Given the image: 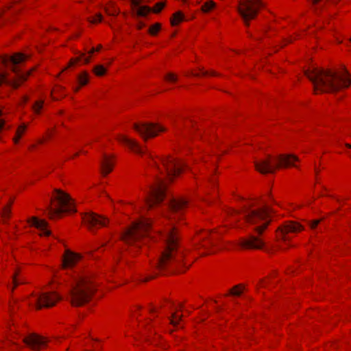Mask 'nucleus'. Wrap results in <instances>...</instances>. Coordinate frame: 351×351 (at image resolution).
<instances>
[{"instance_id": "5701e85b", "label": "nucleus", "mask_w": 351, "mask_h": 351, "mask_svg": "<svg viewBox=\"0 0 351 351\" xmlns=\"http://www.w3.org/2000/svg\"><path fill=\"white\" fill-rule=\"evenodd\" d=\"M101 172L104 176H106L112 170L113 163L110 158L105 155L101 162Z\"/></svg>"}, {"instance_id": "423d86ee", "label": "nucleus", "mask_w": 351, "mask_h": 351, "mask_svg": "<svg viewBox=\"0 0 351 351\" xmlns=\"http://www.w3.org/2000/svg\"><path fill=\"white\" fill-rule=\"evenodd\" d=\"M298 160V158L293 154L267 155L260 161H256L254 165L261 173H274L280 167H295L294 162Z\"/></svg>"}, {"instance_id": "72a5a7b5", "label": "nucleus", "mask_w": 351, "mask_h": 351, "mask_svg": "<svg viewBox=\"0 0 351 351\" xmlns=\"http://www.w3.org/2000/svg\"><path fill=\"white\" fill-rule=\"evenodd\" d=\"M1 215H2V217L3 218V219H8L10 216V206H5L3 210H2V212H1Z\"/></svg>"}, {"instance_id": "49530a36", "label": "nucleus", "mask_w": 351, "mask_h": 351, "mask_svg": "<svg viewBox=\"0 0 351 351\" xmlns=\"http://www.w3.org/2000/svg\"><path fill=\"white\" fill-rule=\"evenodd\" d=\"M27 99H27V97H24V101H25V102H26V101H27Z\"/></svg>"}, {"instance_id": "7c9ffc66", "label": "nucleus", "mask_w": 351, "mask_h": 351, "mask_svg": "<svg viewBox=\"0 0 351 351\" xmlns=\"http://www.w3.org/2000/svg\"><path fill=\"white\" fill-rule=\"evenodd\" d=\"M94 73L98 76H102L106 73V69L103 65H97L93 69Z\"/></svg>"}, {"instance_id": "58836bf2", "label": "nucleus", "mask_w": 351, "mask_h": 351, "mask_svg": "<svg viewBox=\"0 0 351 351\" xmlns=\"http://www.w3.org/2000/svg\"><path fill=\"white\" fill-rule=\"evenodd\" d=\"M319 221H320L319 220H315L311 222H309L311 228H312V229L315 228L316 226L319 224Z\"/></svg>"}, {"instance_id": "79ce46f5", "label": "nucleus", "mask_w": 351, "mask_h": 351, "mask_svg": "<svg viewBox=\"0 0 351 351\" xmlns=\"http://www.w3.org/2000/svg\"><path fill=\"white\" fill-rule=\"evenodd\" d=\"M106 12L110 15H115L117 14V12L114 11V12H110L108 10H106Z\"/></svg>"}, {"instance_id": "6e6552de", "label": "nucleus", "mask_w": 351, "mask_h": 351, "mask_svg": "<svg viewBox=\"0 0 351 351\" xmlns=\"http://www.w3.org/2000/svg\"><path fill=\"white\" fill-rule=\"evenodd\" d=\"M28 58L27 56L19 53L10 57L4 56L1 58V62L4 64L11 63L12 64V71L16 73V78L14 80H8L5 74H0V84L6 83L14 88H17L20 86V82L27 80V77L31 74L32 71L27 73H21L17 68L16 65L25 61Z\"/></svg>"}, {"instance_id": "f8f14e48", "label": "nucleus", "mask_w": 351, "mask_h": 351, "mask_svg": "<svg viewBox=\"0 0 351 351\" xmlns=\"http://www.w3.org/2000/svg\"><path fill=\"white\" fill-rule=\"evenodd\" d=\"M62 299L61 296L56 292H45L38 295H34L29 300V303L37 309L49 308L54 306L56 302Z\"/></svg>"}, {"instance_id": "cd10ccee", "label": "nucleus", "mask_w": 351, "mask_h": 351, "mask_svg": "<svg viewBox=\"0 0 351 351\" xmlns=\"http://www.w3.org/2000/svg\"><path fill=\"white\" fill-rule=\"evenodd\" d=\"M82 60L85 64H88L90 62V57L85 56V54L81 53L80 56L75 60H71L69 62V66L73 65L78 60Z\"/></svg>"}, {"instance_id": "de8ad7c7", "label": "nucleus", "mask_w": 351, "mask_h": 351, "mask_svg": "<svg viewBox=\"0 0 351 351\" xmlns=\"http://www.w3.org/2000/svg\"><path fill=\"white\" fill-rule=\"evenodd\" d=\"M211 75H216V73H215V72H212V73H211Z\"/></svg>"}, {"instance_id": "20e7f679", "label": "nucleus", "mask_w": 351, "mask_h": 351, "mask_svg": "<svg viewBox=\"0 0 351 351\" xmlns=\"http://www.w3.org/2000/svg\"><path fill=\"white\" fill-rule=\"evenodd\" d=\"M95 290L93 282L87 276L77 274L73 277L69 299L72 305L80 306L90 300Z\"/></svg>"}, {"instance_id": "9d476101", "label": "nucleus", "mask_w": 351, "mask_h": 351, "mask_svg": "<svg viewBox=\"0 0 351 351\" xmlns=\"http://www.w3.org/2000/svg\"><path fill=\"white\" fill-rule=\"evenodd\" d=\"M263 7L264 3L261 0H241L237 10L245 24L248 26L250 21L256 17L259 9Z\"/></svg>"}, {"instance_id": "c85d7f7f", "label": "nucleus", "mask_w": 351, "mask_h": 351, "mask_svg": "<svg viewBox=\"0 0 351 351\" xmlns=\"http://www.w3.org/2000/svg\"><path fill=\"white\" fill-rule=\"evenodd\" d=\"M44 106V101L43 100H38L36 101L34 105L32 106V109L36 114H40V110L43 108Z\"/></svg>"}, {"instance_id": "1a4fd4ad", "label": "nucleus", "mask_w": 351, "mask_h": 351, "mask_svg": "<svg viewBox=\"0 0 351 351\" xmlns=\"http://www.w3.org/2000/svg\"><path fill=\"white\" fill-rule=\"evenodd\" d=\"M165 196V183L164 180L157 176L154 184L149 186L145 202L148 208L161 202Z\"/></svg>"}, {"instance_id": "dca6fc26", "label": "nucleus", "mask_w": 351, "mask_h": 351, "mask_svg": "<svg viewBox=\"0 0 351 351\" xmlns=\"http://www.w3.org/2000/svg\"><path fill=\"white\" fill-rule=\"evenodd\" d=\"M302 229V226L299 223L289 221L286 223L283 226L278 228V237L285 241L289 239L287 236V234L297 232Z\"/></svg>"}, {"instance_id": "bb28decb", "label": "nucleus", "mask_w": 351, "mask_h": 351, "mask_svg": "<svg viewBox=\"0 0 351 351\" xmlns=\"http://www.w3.org/2000/svg\"><path fill=\"white\" fill-rule=\"evenodd\" d=\"M184 19V16L180 12H176L171 20V25H176L178 23L181 22Z\"/></svg>"}, {"instance_id": "f257e3e1", "label": "nucleus", "mask_w": 351, "mask_h": 351, "mask_svg": "<svg viewBox=\"0 0 351 351\" xmlns=\"http://www.w3.org/2000/svg\"><path fill=\"white\" fill-rule=\"evenodd\" d=\"M305 75L313 83L315 92L336 93L351 84L347 71L341 73L330 69L313 68L306 71Z\"/></svg>"}, {"instance_id": "0eeeda50", "label": "nucleus", "mask_w": 351, "mask_h": 351, "mask_svg": "<svg viewBox=\"0 0 351 351\" xmlns=\"http://www.w3.org/2000/svg\"><path fill=\"white\" fill-rule=\"evenodd\" d=\"M72 199L69 194L60 189H55L51 199V204L46 212L51 219L60 217L64 213L75 212Z\"/></svg>"}, {"instance_id": "09e8293b", "label": "nucleus", "mask_w": 351, "mask_h": 351, "mask_svg": "<svg viewBox=\"0 0 351 351\" xmlns=\"http://www.w3.org/2000/svg\"><path fill=\"white\" fill-rule=\"evenodd\" d=\"M15 3H18L19 0H14Z\"/></svg>"}, {"instance_id": "473e14b6", "label": "nucleus", "mask_w": 351, "mask_h": 351, "mask_svg": "<svg viewBox=\"0 0 351 351\" xmlns=\"http://www.w3.org/2000/svg\"><path fill=\"white\" fill-rule=\"evenodd\" d=\"M241 286V285L234 286L232 289L230 290L229 294L237 296L240 295L242 293V291L239 290Z\"/></svg>"}, {"instance_id": "ea45409f", "label": "nucleus", "mask_w": 351, "mask_h": 351, "mask_svg": "<svg viewBox=\"0 0 351 351\" xmlns=\"http://www.w3.org/2000/svg\"><path fill=\"white\" fill-rule=\"evenodd\" d=\"M195 76H200V75H208V71H203V70H201L200 72L199 73H196V74H193Z\"/></svg>"}, {"instance_id": "ddd939ff", "label": "nucleus", "mask_w": 351, "mask_h": 351, "mask_svg": "<svg viewBox=\"0 0 351 351\" xmlns=\"http://www.w3.org/2000/svg\"><path fill=\"white\" fill-rule=\"evenodd\" d=\"M133 128L145 141L148 138L156 136L158 132L165 130L162 126L152 123H134Z\"/></svg>"}, {"instance_id": "f3484780", "label": "nucleus", "mask_w": 351, "mask_h": 351, "mask_svg": "<svg viewBox=\"0 0 351 351\" xmlns=\"http://www.w3.org/2000/svg\"><path fill=\"white\" fill-rule=\"evenodd\" d=\"M188 202L184 198L171 199L168 204V208L171 215H182L187 206Z\"/></svg>"}, {"instance_id": "2eb2a0df", "label": "nucleus", "mask_w": 351, "mask_h": 351, "mask_svg": "<svg viewBox=\"0 0 351 351\" xmlns=\"http://www.w3.org/2000/svg\"><path fill=\"white\" fill-rule=\"evenodd\" d=\"M142 0H130L133 11L138 16H146L151 11L158 13L165 7V3L163 1L158 2L153 10L148 6H141Z\"/></svg>"}, {"instance_id": "37998d69", "label": "nucleus", "mask_w": 351, "mask_h": 351, "mask_svg": "<svg viewBox=\"0 0 351 351\" xmlns=\"http://www.w3.org/2000/svg\"><path fill=\"white\" fill-rule=\"evenodd\" d=\"M149 311L151 313H154V312H155L156 310L154 307H152V308H150Z\"/></svg>"}, {"instance_id": "a18cd8bd", "label": "nucleus", "mask_w": 351, "mask_h": 351, "mask_svg": "<svg viewBox=\"0 0 351 351\" xmlns=\"http://www.w3.org/2000/svg\"><path fill=\"white\" fill-rule=\"evenodd\" d=\"M346 146L348 148H350L351 149V145L350 144H348V143H346Z\"/></svg>"}, {"instance_id": "a19ab883", "label": "nucleus", "mask_w": 351, "mask_h": 351, "mask_svg": "<svg viewBox=\"0 0 351 351\" xmlns=\"http://www.w3.org/2000/svg\"><path fill=\"white\" fill-rule=\"evenodd\" d=\"M101 45H99L97 47V49L92 48L91 50L88 52L90 55L93 54L95 51H99L100 49H101Z\"/></svg>"}, {"instance_id": "aec40b11", "label": "nucleus", "mask_w": 351, "mask_h": 351, "mask_svg": "<svg viewBox=\"0 0 351 351\" xmlns=\"http://www.w3.org/2000/svg\"><path fill=\"white\" fill-rule=\"evenodd\" d=\"M80 258V254L73 253L69 250H66L62 257V268L66 269L74 266Z\"/></svg>"}, {"instance_id": "2f4dec72", "label": "nucleus", "mask_w": 351, "mask_h": 351, "mask_svg": "<svg viewBox=\"0 0 351 351\" xmlns=\"http://www.w3.org/2000/svg\"><path fill=\"white\" fill-rule=\"evenodd\" d=\"M203 239L204 241H202L201 244V246L202 247L207 249L208 246L213 245V239L208 238V234H206V235H205V237Z\"/></svg>"}, {"instance_id": "4be33fe9", "label": "nucleus", "mask_w": 351, "mask_h": 351, "mask_svg": "<svg viewBox=\"0 0 351 351\" xmlns=\"http://www.w3.org/2000/svg\"><path fill=\"white\" fill-rule=\"evenodd\" d=\"M30 223L40 230L42 235L49 236L51 234V232L47 229L48 223L45 220L32 217Z\"/></svg>"}, {"instance_id": "7ed1b4c3", "label": "nucleus", "mask_w": 351, "mask_h": 351, "mask_svg": "<svg viewBox=\"0 0 351 351\" xmlns=\"http://www.w3.org/2000/svg\"><path fill=\"white\" fill-rule=\"evenodd\" d=\"M232 213L241 214L245 222L250 226H253L254 230L261 234L270 223V214L274 213V210L267 205L254 208L252 205L247 204L243 206L241 211L232 210Z\"/></svg>"}, {"instance_id": "393cba45", "label": "nucleus", "mask_w": 351, "mask_h": 351, "mask_svg": "<svg viewBox=\"0 0 351 351\" xmlns=\"http://www.w3.org/2000/svg\"><path fill=\"white\" fill-rule=\"evenodd\" d=\"M12 281H13V287L12 288V291H13L14 289L19 285L25 283V280L19 276V274L18 271H15L14 275L12 276Z\"/></svg>"}, {"instance_id": "c9c22d12", "label": "nucleus", "mask_w": 351, "mask_h": 351, "mask_svg": "<svg viewBox=\"0 0 351 351\" xmlns=\"http://www.w3.org/2000/svg\"><path fill=\"white\" fill-rule=\"evenodd\" d=\"M181 319V317L178 315L176 313H173L171 316V323L173 326H176L178 322Z\"/></svg>"}, {"instance_id": "39448f33", "label": "nucleus", "mask_w": 351, "mask_h": 351, "mask_svg": "<svg viewBox=\"0 0 351 351\" xmlns=\"http://www.w3.org/2000/svg\"><path fill=\"white\" fill-rule=\"evenodd\" d=\"M150 221L147 219H141L134 222L131 227L126 229L121 234V239L128 245L140 247V243H147L153 239L149 235Z\"/></svg>"}, {"instance_id": "e433bc0d", "label": "nucleus", "mask_w": 351, "mask_h": 351, "mask_svg": "<svg viewBox=\"0 0 351 351\" xmlns=\"http://www.w3.org/2000/svg\"><path fill=\"white\" fill-rule=\"evenodd\" d=\"M102 20V15L100 13H97L93 19H88V21L92 23L100 22Z\"/></svg>"}, {"instance_id": "6ab92c4d", "label": "nucleus", "mask_w": 351, "mask_h": 351, "mask_svg": "<svg viewBox=\"0 0 351 351\" xmlns=\"http://www.w3.org/2000/svg\"><path fill=\"white\" fill-rule=\"evenodd\" d=\"M23 341L34 350H40L47 342L43 337L34 334L25 338Z\"/></svg>"}, {"instance_id": "f03ea898", "label": "nucleus", "mask_w": 351, "mask_h": 351, "mask_svg": "<svg viewBox=\"0 0 351 351\" xmlns=\"http://www.w3.org/2000/svg\"><path fill=\"white\" fill-rule=\"evenodd\" d=\"M162 241V250L160 257L158 258L156 265L162 269L165 267L179 263L182 255L179 252V236L177 232V228L171 224L160 234Z\"/></svg>"}, {"instance_id": "a878e982", "label": "nucleus", "mask_w": 351, "mask_h": 351, "mask_svg": "<svg viewBox=\"0 0 351 351\" xmlns=\"http://www.w3.org/2000/svg\"><path fill=\"white\" fill-rule=\"evenodd\" d=\"M77 80L80 85H86L88 82V74L84 71L78 76Z\"/></svg>"}, {"instance_id": "a211bd4d", "label": "nucleus", "mask_w": 351, "mask_h": 351, "mask_svg": "<svg viewBox=\"0 0 351 351\" xmlns=\"http://www.w3.org/2000/svg\"><path fill=\"white\" fill-rule=\"evenodd\" d=\"M241 246L245 249H261L264 245V242L255 235H250L246 239L241 241Z\"/></svg>"}, {"instance_id": "c03bdc74", "label": "nucleus", "mask_w": 351, "mask_h": 351, "mask_svg": "<svg viewBox=\"0 0 351 351\" xmlns=\"http://www.w3.org/2000/svg\"><path fill=\"white\" fill-rule=\"evenodd\" d=\"M73 88H74V90L75 92H77L80 90V87H78V86L77 87H74Z\"/></svg>"}, {"instance_id": "4c0bfd02", "label": "nucleus", "mask_w": 351, "mask_h": 351, "mask_svg": "<svg viewBox=\"0 0 351 351\" xmlns=\"http://www.w3.org/2000/svg\"><path fill=\"white\" fill-rule=\"evenodd\" d=\"M165 80L169 81V82H176L177 81V77L173 73H167L165 76Z\"/></svg>"}, {"instance_id": "f704fd0d", "label": "nucleus", "mask_w": 351, "mask_h": 351, "mask_svg": "<svg viewBox=\"0 0 351 351\" xmlns=\"http://www.w3.org/2000/svg\"><path fill=\"white\" fill-rule=\"evenodd\" d=\"M160 29V25L156 23L153 25L149 29V33L152 35H155Z\"/></svg>"}, {"instance_id": "412c9836", "label": "nucleus", "mask_w": 351, "mask_h": 351, "mask_svg": "<svg viewBox=\"0 0 351 351\" xmlns=\"http://www.w3.org/2000/svg\"><path fill=\"white\" fill-rule=\"evenodd\" d=\"M117 140L119 142L128 146L130 147V149H131L133 152H134L137 154H143V151L142 148L139 146V145L137 143V142L135 141L134 140L130 139L124 135H119L117 136Z\"/></svg>"}, {"instance_id": "9b49d317", "label": "nucleus", "mask_w": 351, "mask_h": 351, "mask_svg": "<svg viewBox=\"0 0 351 351\" xmlns=\"http://www.w3.org/2000/svg\"><path fill=\"white\" fill-rule=\"evenodd\" d=\"M163 169H161L156 163V165L162 175H165L169 180L178 175L183 169L184 164L178 161L171 156L161 158Z\"/></svg>"}, {"instance_id": "4468645a", "label": "nucleus", "mask_w": 351, "mask_h": 351, "mask_svg": "<svg viewBox=\"0 0 351 351\" xmlns=\"http://www.w3.org/2000/svg\"><path fill=\"white\" fill-rule=\"evenodd\" d=\"M82 220L90 231H94L95 228L105 226L108 221L107 218L93 212L84 214Z\"/></svg>"}, {"instance_id": "b1692460", "label": "nucleus", "mask_w": 351, "mask_h": 351, "mask_svg": "<svg viewBox=\"0 0 351 351\" xmlns=\"http://www.w3.org/2000/svg\"><path fill=\"white\" fill-rule=\"evenodd\" d=\"M27 126L25 124L19 125L16 131V135L13 138L14 143H18L20 138L23 136L25 132Z\"/></svg>"}, {"instance_id": "c756f323", "label": "nucleus", "mask_w": 351, "mask_h": 351, "mask_svg": "<svg viewBox=\"0 0 351 351\" xmlns=\"http://www.w3.org/2000/svg\"><path fill=\"white\" fill-rule=\"evenodd\" d=\"M215 6V3L211 0H209L206 1L203 5H202V10L205 12H209L213 8H214Z\"/></svg>"}]
</instances>
